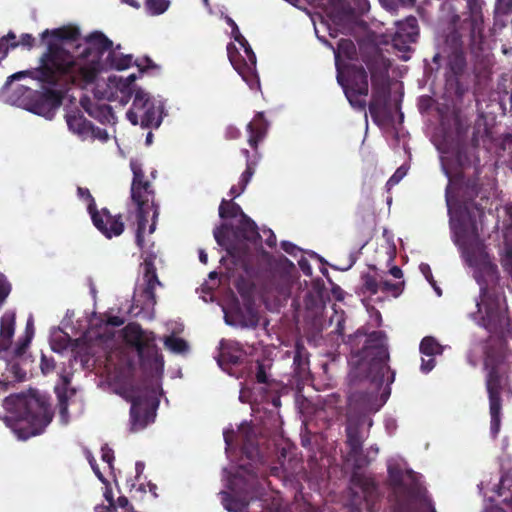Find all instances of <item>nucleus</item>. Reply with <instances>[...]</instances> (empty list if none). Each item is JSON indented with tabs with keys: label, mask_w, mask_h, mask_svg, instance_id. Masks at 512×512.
Wrapping results in <instances>:
<instances>
[{
	"label": "nucleus",
	"mask_w": 512,
	"mask_h": 512,
	"mask_svg": "<svg viewBox=\"0 0 512 512\" xmlns=\"http://www.w3.org/2000/svg\"><path fill=\"white\" fill-rule=\"evenodd\" d=\"M89 327L83 337L73 343L69 335L60 328L50 334V345L54 352L62 353L74 346L87 344L92 351L94 346H102L107 351V379L114 391L131 402L130 416L132 430L138 431L154 421L158 407V385L152 388H135L132 384L134 363L132 355L137 354L142 370L158 378L164 369V360L155 345L152 332L144 331L135 323L127 325L115 338L114 329L124 323L116 315H92L87 319Z\"/></svg>",
	"instance_id": "obj_1"
},
{
	"label": "nucleus",
	"mask_w": 512,
	"mask_h": 512,
	"mask_svg": "<svg viewBox=\"0 0 512 512\" xmlns=\"http://www.w3.org/2000/svg\"><path fill=\"white\" fill-rule=\"evenodd\" d=\"M87 46L81 52V60L56 41H49L39 58L37 67L14 73L8 77L9 84L23 77H30L44 86L56 87L69 83L86 87L94 83L102 71V57L113 49V42L102 32L94 31L85 38Z\"/></svg>",
	"instance_id": "obj_2"
},
{
	"label": "nucleus",
	"mask_w": 512,
	"mask_h": 512,
	"mask_svg": "<svg viewBox=\"0 0 512 512\" xmlns=\"http://www.w3.org/2000/svg\"><path fill=\"white\" fill-rule=\"evenodd\" d=\"M7 426L20 440L41 434L53 413L47 399L38 394L11 395L4 400Z\"/></svg>",
	"instance_id": "obj_3"
},
{
	"label": "nucleus",
	"mask_w": 512,
	"mask_h": 512,
	"mask_svg": "<svg viewBox=\"0 0 512 512\" xmlns=\"http://www.w3.org/2000/svg\"><path fill=\"white\" fill-rule=\"evenodd\" d=\"M388 352L382 332H373L365 340L362 351L353 352L349 359V381L356 384L369 380L373 390L394 381V373L387 366Z\"/></svg>",
	"instance_id": "obj_4"
},
{
	"label": "nucleus",
	"mask_w": 512,
	"mask_h": 512,
	"mask_svg": "<svg viewBox=\"0 0 512 512\" xmlns=\"http://www.w3.org/2000/svg\"><path fill=\"white\" fill-rule=\"evenodd\" d=\"M253 290H200L199 298L212 302L221 298L225 322L231 326L254 327L259 321Z\"/></svg>",
	"instance_id": "obj_5"
},
{
	"label": "nucleus",
	"mask_w": 512,
	"mask_h": 512,
	"mask_svg": "<svg viewBox=\"0 0 512 512\" xmlns=\"http://www.w3.org/2000/svg\"><path fill=\"white\" fill-rule=\"evenodd\" d=\"M130 168L133 173L130 189L131 199L137 207L136 243L142 247L149 213L153 212V220H155L159 215V206L155 202V191L152 184L145 179L142 164L138 160L132 159Z\"/></svg>",
	"instance_id": "obj_6"
},
{
	"label": "nucleus",
	"mask_w": 512,
	"mask_h": 512,
	"mask_svg": "<svg viewBox=\"0 0 512 512\" xmlns=\"http://www.w3.org/2000/svg\"><path fill=\"white\" fill-rule=\"evenodd\" d=\"M217 244L226 249L227 253L232 257H241L246 253V244L249 242L253 245L261 243V235L256 223L243 214L239 223L235 226L229 224H221L213 231Z\"/></svg>",
	"instance_id": "obj_7"
},
{
	"label": "nucleus",
	"mask_w": 512,
	"mask_h": 512,
	"mask_svg": "<svg viewBox=\"0 0 512 512\" xmlns=\"http://www.w3.org/2000/svg\"><path fill=\"white\" fill-rule=\"evenodd\" d=\"M476 320L490 331H498L508 324L505 299L499 290H481L476 302Z\"/></svg>",
	"instance_id": "obj_8"
},
{
	"label": "nucleus",
	"mask_w": 512,
	"mask_h": 512,
	"mask_svg": "<svg viewBox=\"0 0 512 512\" xmlns=\"http://www.w3.org/2000/svg\"><path fill=\"white\" fill-rule=\"evenodd\" d=\"M338 83L343 88L344 94L350 105L359 111H365L367 103L365 97L369 93L368 74L364 67L351 65L347 69V78L339 73Z\"/></svg>",
	"instance_id": "obj_9"
},
{
	"label": "nucleus",
	"mask_w": 512,
	"mask_h": 512,
	"mask_svg": "<svg viewBox=\"0 0 512 512\" xmlns=\"http://www.w3.org/2000/svg\"><path fill=\"white\" fill-rule=\"evenodd\" d=\"M162 105H156L155 101L143 89L138 88L132 103V108L127 111V119L143 128H158L162 122Z\"/></svg>",
	"instance_id": "obj_10"
},
{
	"label": "nucleus",
	"mask_w": 512,
	"mask_h": 512,
	"mask_svg": "<svg viewBox=\"0 0 512 512\" xmlns=\"http://www.w3.org/2000/svg\"><path fill=\"white\" fill-rule=\"evenodd\" d=\"M226 487L228 491H223L222 503L229 512H243L247 506V500L240 497L242 492H247L252 473L244 467H239L234 475L227 469L224 470Z\"/></svg>",
	"instance_id": "obj_11"
},
{
	"label": "nucleus",
	"mask_w": 512,
	"mask_h": 512,
	"mask_svg": "<svg viewBox=\"0 0 512 512\" xmlns=\"http://www.w3.org/2000/svg\"><path fill=\"white\" fill-rule=\"evenodd\" d=\"M259 267L260 274L257 277L263 281V284L274 286L273 288L292 285V280L297 273L293 262L285 256L267 257Z\"/></svg>",
	"instance_id": "obj_12"
},
{
	"label": "nucleus",
	"mask_w": 512,
	"mask_h": 512,
	"mask_svg": "<svg viewBox=\"0 0 512 512\" xmlns=\"http://www.w3.org/2000/svg\"><path fill=\"white\" fill-rule=\"evenodd\" d=\"M485 368L488 370L487 374V390L490 399V415L491 426L490 430L493 436H496L500 430V399L499 392L501 387V367L499 365L493 366V360L490 355L485 359Z\"/></svg>",
	"instance_id": "obj_13"
},
{
	"label": "nucleus",
	"mask_w": 512,
	"mask_h": 512,
	"mask_svg": "<svg viewBox=\"0 0 512 512\" xmlns=\"http://www.w3.org/2000/svg\"><path fill=\"white\" fill-rule=\"evenodd\" d=\"M388 472L391 482L395 486L403 487L412 496L417 494L423 507V512H435L430 500L419 483L418 476L413 471L396 469L389 463Z\"/></svg>",
	"instance_id": "obj_14"
},
{
	"label": "nucleus",
	"mask_w": 512,
	"mask_h": 512,
	"mask_svg": "<svg viewBox=\"0 0 512 512\" xmlns=\"http://www.w3.org/2000/svg\"><path fill=\"white\" fill-rule=\"evenodd\" d=\"M63 95L55 89H46L44 91L29 90L26 97L27 110L41 116L51 114L55 109L61 106Z\"/></svg>",
	"instance_id": "obj_15"
},
{
	"label": "nucleus",
	"mask_w": 512,
	"mask_h": 512,
	"mask_svg": "<svg viewBox=\"0 0 512 512\" xmlns=\"http://www.w3.org/2000/svg\"><path fill=\"white\" fill-rule=\"evenodd\" d=\"M467 261L474 268V278L480 288H495L499 285L500 273L488 254L479 257L468 256Z\"/></svg>",
	"instance_id": "obj_16"
},
{
	"label": "nucleus",
	"mask_w": 512,
	"mask_h": 512,
	"mask_svg": "<svg viewBox=\"0 0 512 512\" xmlns=\"http://www.w3.org/2000/svg\"><path fill=\"white\" fill-rule=\"evenodd\" d=\"M470 15L462 19L469 28L470 49L472 52L481 51L484 43V20L478 0H467Z\"/></svg>",
	"instance_id": "obj_17"
},
{
	"label": "nucleus",
	"mask_w": 512,
	"mask_h": 512,
	"mask_svg": "<svg viewBox=\"0 0 512 512\" xmlns=\"http://www.w3.org/2000/svg\"><path fill=\"white\" fill-rule=\"evenodd\" d=\"M85 456L94 471L97 478L105 485L104 490V498L107 501L108 505H100L97 506L95 509L97 512H136L134 509L129 505L127 498L125 497H119L114 503L113 501V492L110 488V485L108 481L104 478L102 472L100 471L99 467L96 465L94 458L92 457L91 453L89 451H85Z\"/></svg>",
	"instance_id": "obj_18"
},
{
	"label": "nucleus",
	"mask_w": 512,
	"mask_h": 512,
	"mask_svg": "<svg viewBox=\"0 0 512 512\" xmlns=\"http://www.w3.org/2000/svg\"><path fill=\"white\" fill-rule=\"evenodd\" d=\"M371 85L372 93L368 108L372 119L377 122L389 112L391 89L389 80L373 81Z\"/></svg>",
	"instance_id": "obj_19"
},
{
	"label": "nucleus",
	"mask_w": 512,
	"mask_h": 512,
	"mask_svg": "<svg viewBox=\"0 0 512 512\" xmlns=\"http://www.w3.org/2000/svg\"><path fill=\"white\" fill-rule=\"evenodd\" d=\"M468 32L467 24L455 9H451L447 19V33L445 35V52L465 51L464 34Z\"/></svg>",
	"instance_id": "obj_20"
},
{
	"label": "nucleus",
	"mask_w": 512,
	"mask_h": 512,
	"mask_svg": "<svg viewBox=\"0 0 512 512\" xmlns=\"http://www.w3.org/2000/svg\"><path fill=\"white\" fill-rule=\"evenodd\" d=\"M93 225L108 239L120 236L125 229L122 215H112L108 208L92 213Z\"/></svg>",
	"instance_id": "obj_21"
},
{
	"label": "nucleus",
	"mask_w": 512,
	"mask_h": 512,
	"mask_svg": "<svg viewBox=\"0 0 512 512\" xmlns=\"http://www.w3.org/2000/svg\"><path fill=\"white\" fill-rule=\"evenodd\" d=\"M370 72L371 82L389 80L390 60L380 51H374L363 59Z\"/></svg>",
	"instance_id": "obj_22"
},
{
	"label": "nucleus",
	"mask_w": 512,
	"mask_h": 512,
	"mask_svg": "<svg viewBox=\"0 0 512 512\" xmlns=\"http://www.w3.org/2000/svg\"><path fill=\"white\" fill-rule=\"evenodd\" d=\"M459 179L450 180L446 188V198L449 201L450 193L453 189L457 190V194L462 198L463 202H472L478 195L481 189L479 179L477 177L468 178L463 180L461 178V184L456 188Z\"/></svg>",
	"instance_id": "obj_23"
},
{
	"label": "nucleus",
	"mask_w": 512,
	"mask_h": 512,
	"mask_svg": "<svg viewBox=\"0 0 512 512\" xmlns=\"http://www.w3.org/2000/svg\"><path fill=\"white\" fill-rule=\"evenodd\" d=\"M82 108L89 116L100 122L101 124L113 123L115 116L112 107L106 103L94 102L88 97L80 100Z\"/></svg>",
	"instance_id": "obj_24"
},
{
	"label": "nucleus",
	"mask_w": 512,
	"mask_h": 512,
	"mask_svg": "<svg viewBox=\"0 0 512 512\" xmlns=\"http://www.w3.org/2000/svg\"><path fill=\"white\" fill-rule=\"evenodd\" d=\"M227 53L229 60L233 67L238 71V73L242 76L243 80L246 81L250 87L253 86V81L255 79V73L253 71V68L256 66V55L254 52H251V54L248 57V60L250 62V66L247 63H242L241 65H238L235 61V56H238L239 53L236 49V47L229 43L227 46Z\"/></svg>",
	"instance_id": "obj_25"
},
{
	"label": "nucleus",
	"mask_w": 512,
	"mask_h": 512,
	"mask_svg": "<svg viewBox=\"0 0 512 512\" xmlns=\"http://www.w3.org/2000/svg\"><path fill=\"white\" fill-rule=\"evenodd\" d=\"M154 305L155 296L153 290H135L131 313L135 316L143 314L144 316L151 317Z\"/></svg>",
	"instance_id": "obj_26"
},
{
	"label": "nucleus",
	"mask_w": 512,
	"mask_h": 512,
	"mask_svg": "<svg viewBox=\"0 0 512 512\" xmlns=\"http://www.w3.org/2000/svg\"><path fill=\"white\" fill-rule=\"evenodd\" d=\"M68 385L69 377L62 376L61 383L55 387L59 399L60 420L63 424H67L69 421L68 406L75 402L73 399L75 392L73 389H68Z\"/></svg>",
	"instance_id": "obj_27"
},
{
	"label": "nucleus",
	"mask_w": 512,
	"mask_h": 512,
	"mask_svg": "<svg viewBox=\"0 0 512 512\" xmlns=\"http://www.w3.org/2000/svg\"><path fill=\"white\" fill-rule=\"evenodd\" d=\"M364 424L370 427L372 423L364 416L360 419H355L353 417L348 418L347 441L354 454L358 453L365 436L364 432L358 429V426Z\"/></svg>",
	"instance_id": "obj_28"
},
{
	"label": "nucleus",
	"mask_w": 512,
	"mask_h": 512,
	"mask_svg": "<svg viewBox=\"0 0 512 512\" xmlns=\"http://www.w3.org/2000/svg\"><path fill=\"white\" fill-rule=\"evenodd\" d=\"M268 123L264 117L263 112H258L253 120L248 123L247 131L249 133L248 143L255 151L258 144L265 138L267 133Z\"/></svg>",
	"instance_id": "obj_29"
},
{
	"label": "nucleus",
	"mask_w": 512,
	"mask_h": 512,
	"mask_svg": "<svg viewBox=\"0 0 512 512\" xmlns=\"http://www.w3.org/2000/svg\"><path fill=\"white\" fill-rule=\"evenodd\" d=\"M16 315L13 311H7L0 319V350H8L11 347L15 332Z\"/></svg>",
	"instance_id": "obj_30"
},
{
	"label": "nucleus",
	"mask_w": 512,
	"mask_h": 512,
	"mask_svg": "<svg viewBox=\"0 0 512 512\" xmlns=\"http://www.w3.org/2000/svg\"><path fill=\"white\" fill-rule=\"evenodd\" d=\"M467 69L465 51L447 52L446 77L464 76Z\"/></svg>",
	"instance_id": "obj_31"
},
{
	"label": "nucleus",
	"mask_w": 512,
	"mask_h": 512,
	"mask_svg": "<svg viewBox=\"0 0 512 512\" xmlns=\"http://www.w3.org/2000/svg\"><path fill=\"white\" fill-rule=\"evenodd\" d=\"M244 352L240 345L232 341H222L220 343V356L218 363L223 366L224 363L236 364L244 357Z\"/></svg>",
	"instance_id": "obj_32"
},
{
	"label": "nucleus",
	"mask_w": 512,
	"mask_h": 512,
	"mask_svg": "<svg viewBox=\"0 0 512 512\" xmlns=\"http://www.w3.org/2000/svg\"><path fill=\"white\" fill-rule=\"evenodd\" d=\"M132 64V55H124L112 49L102 63V70L116 69L125 70Z\"/></svg>",
	"instance_id": "obj_33"
},
{
	"label": "nucleus",
	"mask_w": 512,
	"mask_h": 512,
	"mask_svg": "<svg viewBox=\"0 0 512 512\" xmlns=\"http://www.w3.org/2000/svg\"><path fill=\"white\" fill-rule=\"evenodd\" d=\"M67 125L69 129L81 137L83 140L89 136L91 130V122L87 120L82 114H70L67 116Z\"/></svg>",
	"instance_id": "obj_34"
},
{
	"label": "nucleus",
	"mask_w": 512,
	"mask_h": 512,
	"mask_svg": "<svg viewBox=\"0 0 512 512\" xmlns=\"http://www.w3.org/2000/svg\"><path fill=\"white\" fill-rule=\"evenodd\" d=\"M53 37L56 40L76 41L80 37V30L77 27H61L53 30L46 29L41 33L42 41L47 37Z\"/></svg>",
	"instance_id": "obj_35"
},
{
	"label": "nucleus",
	"mask_w": 512,
	"mask_h": 512,
	"mask_svg": "<svg viewBox=\"0 0 512 512\" xmlns=\"http://www.w3.org/2000/svg\"><path fill=\"white\" fill-rule=\"evenodd\" d=\"M142 265L144 288H156L157 286H162L163 284L160 282L156 273L154 258L151 256L147 257Z\"/></svg>",
	"instance_id": "obj_36"
},
{
	"label": "nucleus",
	"mask_w": 512,
	"mask_h": 512,
	"mask_svg": "<svg viewBox=\"0 0 512 512\" xmlns=\"http://www.w3.org/2000/svg\"><path fill=\"white\" fill-rule=\"evenodd\" d=\"M250 431L251 426L248 423H242L236 433L232 430H225L223 435L226 443V452L228 453L229 450L232 448L234 441L242 443L248 440V433Z\"/></svg>",
	"instance_id": "obj_37"
},
{
	"label": "nucleus",
	"mask_w": 512,
	"mask_h": 512,
	"mask_svg": "<svg viewBox=\"0 0 512 512\" xmlns=\"http://www.w3.org/2000/svg\"><path fill=\"white\" fill-rule=\"evenodd\" d=\"M499 259L504 272L512 281V238H504L502 248L499 251Z\"/></svg>",
	"instance_id": "obj_38"
},
{
	"label": "nucleus",
	"mask_w": 512,
	"mask_h": 512,
	"mask_svg": "<svg viewBox=\"0 0 512 512\" xmlns=\"http://www.w3.org/2000/svg\"><path fill=\"white\" fill-rule=\"evenodd\" d=\"M245 214L240 207L239 204L233 202V200H225L223 199L221 201V204L219 206V216L222 219H231L235 218L237 216L242 217V215Z\"/></svg>",
	"instance_id": "obj_39"
},
{
	"label": "nucleus",
	"mask_w": 512,
	"mask_h": 512,
	"mask_svg": "<svg viewBox=\"0 0 512 512\" xmlns=\"http://www.w3.org/2000/svg\"><path fill=\"white\" fill-rule=\"evenodd\" d=\"M463 76L446 77V86L452 91L455 97L462 100L469 91V85L462 80Z\"/></svg>",
	"instance_id": "obj_40"
},
{
	"label": "nucleus",
	"mask_w": 512,
	"mask_h": 512,
	"mask_svg": "<svg viewBox=\"0 0 512 512\" xmlns=\"http://www.w3.org/2000/svg\"><path fill=\"white\" fill-rule=\"evenodd\" d=\"M135 80H136L135 74H131L127 78L119 80L117 86H118L120 92L122 93V98H121L122 104H126L130 100L132 95L133 94L135 95V92L138 90V89H135V87H134Z\"/></svg>",
	"instance_id": "obj_41"
},
{
	"label": "nucleus",
	"mask_w": 512,
	"mask_h": 512,
	"mask_svg": "<svg viewBox=\"0 0 512 512\" xmlns=\"http://www.w3.org/2000/svg\"><path fill=\"white\" fill-rule=\"evenodd\" d=\"M135 80H136L135 74H131L127 78L119 80L117 86H118L120 92L122 93V98H121L122 104H126L130 100L132 95L133 94L135 95V92L138 90V89H135V87H134Z\"/></svg>",
	"instance_id": "obj_42"
},
{
	"label": "nucleus",
	"mask_w": 512,
	"mask_h": 512,
	"mask_svg": "<svg viewBox=\"0 0 512 512\" xmlns=\"http://www.w3.org/2000/svg\"><path fill=\"white\" fill-rule=\"evenodd\" d=\"M34 336V320L33 316L30 315L27 319L26 328H25V335L19 343L17 344L16 348H14V354L21 355L24 353L26 348L29 346L32 338Z\"/></svg>",
	"instance_id": "obj_43"
},
{
	"label": "nucleus",
	"mask_w": 512,
	"mask_h": 512,
	"mask_svg": "<svg viewBox=\"0 0 512 512\" xmlns=\"http://www.w3.org/2000/svg\"><path fill=\"white\" fill-rule=\"evenodd\" d=\"M169 6V0H145V9L151 16L163 14Z\"/></svg>",
	"instance_id": "obj_44"
},
{
	"label": "nucleus",
	"mask_w": 512,
	"mask_h": 512,
	"mask_svg": "<svg viewBox=\"0 0 512 512\" xmlns=\"http://www.w3.org/2000/svg\"><path fill=\"white\" fill-rule=\"evenodd\" d=\"M498 497L503 498L506 504H512V477L505 476L501 479L498 490L496 491Z\"/></svg>",
	"instance_id": "obj_45"
},
{
	"label": "nucleus",
	"mask_w": 512,
	"mask_h": 512,
	"mask_svg": "<svg viewBox=\"0 0 512 512\" xmlns=\"http://www.w3.org/2000/svg\"><path fill=\"white\" fill-rule=\"evenodd\" d=\"M420 351L425 357L434 356L442 353V347L432 337H426L420 344Z\"/></svg>",
	"instance_id": "obj_46"
},
{
	"label": "nucleus",
	"mask_w": 512,
	"mask_h": 512,
	"mask_svg": "<svg viewBox=\"0 0 512 512\" xmlns=\"http://www.w3.org/2000/svg\"><path fill=\"white\" fill-rule=\"evenodd\" d=\"M164 345L173 353H185L188 351L187 342L173 335L164 338Z\"/></svg>",
	"instance_id": "obj_47"
},
{
	"label": "nucleus",
	"mask_w": 512,
	"mask_h": 512,
	"mask_svg": "<svg viewBox=\"0 0 512 512\" xmlns=\"http://www.w3.org/2000/svg\"><path fill=\"white\" fill-rule=\"evenodd\" d=\"M77 195L79 198L87 201V210L90 216H92V213L97 212V206L94 197L90 193L88 188L84 187H78L77 188Z\"/></svg>",
	"instance_id": "obj_48"
},
{
	"label": "nucleus",
	"mask_w": 512,
	"mask_h": 512,
	"mask_svg": "<svg viewBox=\"0 0 512 512\" xmlns=\"http://www.w3.org/2000/svg\"><path fill=\"white\" fill-rule=\"evenodd\" d=\"M242 154L246 157V169L241 175V179H244V182H250L252 176L255 173V163L249 160L250 153L247 149L242 150Z\"/></svg>",
	"instance_id": "obj_49"
},
{
	"label": "nucleus",
	"mask_w": 512,
	"mask_h": 512,
	"mask_svg": "<svg viewBox=\"0 0 512 512\" xmlns=\"http://www.w3.org/2000/svg\"><path fill=\"white\" fill-rule=\"evenodd\" d=\"M338 51H341L347 58L352 59L356 49L350 39H341L338 43Z\"/></svg>",
	"instance_id": "obj_50"
},
{
	"label": "nucleus",
	"mask_w": 512,
	"mask_h": 512,
	"mask_svg": "<svg viewBox=\"0 0 512 512\" xmlns=\"http://www.w3.org/2000/svg\"><path fill=\"white\" fill-rule=\"evenodd\" d=\"M460 232L463 235H469L473 238H478V236H479L478 227H477V223H476L475 219L469 217V222L467 224L462 223Z\"/></svg>",
	"instance_id": "obj_51"
},
{
	"label": "nucleus",
	"mask_w": 512,
	"mask_h": 512,
	"mask_svg": "<svg viewBox=\"0 0 512 512\" xmlns=\"http://www.w3.org/2000/svg\"><path fill=\"white\" fill-rule=\"evenodd\" d=\"M226 21H227V24L232 29V37L234 38V40L236 42H238L240 45H243L244 43L247 44V40L240 33L239 28H238L237 24L235 23V21L232 18H230V17H227Z\"/></svg>",
	"instance_id": "obj_52"
},
{
	"label": "nucleus",
	"mask_w": 512,
	"mask_h": 512,
	"mask_svg": "<svg viewBox=\"0 0 512 512\" xmlns=\"http://www.w3.org/2000/svg\"><path fill=\"white\" fill-rule=\"evenodd\" d=\"M88 138H91V139H98L100 141H107L108 138H109V135L107 133V131L105 129H102V128H99L97 126H94L92 123H91V130H89V136Z\"/></svg>",
	"instance_id": "obj_53"
},
{
	"label": "nucleus",
	"mask_w": 512,
	"mask_h": 512,
	"mask_svg": "<svg viewBox=\"0 0 512 512\" xmlns=\"http://www.w3.org/2000/svg\"><path fill=\"white\" fill-rule=\"evenodd\" d=\"M419 269H420L421 273L423 274V276L425 277V279L428 281V283L432 286V288H439L436 284V281L433 277L431 268L428 264L421 263L419 266Z\"/></svg>",
	"instance_id": "obj_54"
},
{
	"label": "nucleus",
	"mask_w": 512,
	"mask_h": 512,
	"mask_svg": "<svg viewBox=\"0 0 512 512\" xmlns=\"http://www.w3.org/2000/svg\"><path fill=\"white\" fill-rule=\"evenodd\" d=\"M101 459L105 463V466L111 470L114 456L112 450L107 446H103L101 449Z\"/></svg>",
	"instance_id": "obj_55"
},
{
	"label": "nucleus",
	"mask_w": 512,
	"mask_h": 512,
	"mask_svg": "<svg viewBox=\"0 0 512 512\" xmlns=\"http://www.w3.org/2000/svg\"><path fill=\"white\" fill-rule=\"evenodd\" d=\"M135 65L139 68L140 72H144L147 69L156 68L154 62L147 56L142 59H137Z\"/></svg>",
	"instance_id": "obj_56"
},
{
	"label": "nucleus",
	"mask_w": 512,
	"mask_h": 512,
	"mask_svg": "<svg viewBox=\"0 0 512 512\" xmlns=\"http://www.w3.org/2000/svg\"><path fill=\"white\" fill-rule=\"evenodd\" d=\"M281 248L289 255L296 256L301 250L293 243L289 241H282Z\"/></svg>",
	"instance_id": "obj_57"
},
{
	"label": "nucleus",
	"mask_w": 512,
	"mask_h": 512,
	"mask_svg": "<svg viewBox=\"0 0 512 512\" xmlns=\"http://www.w3.org/2000/svg\"><path fill=\"white\" fill-rule=\"evenodd\" d=\"M251 436H252V430L248 433V440H246L245 442H242L243 453L249 459H253L254 455H257V452H254V449L250 450V447H249Z\"/></svg>",
	"instance_id": "obj_58"
},
{
	"label": "nucleus",
	"mask_w": 512,
	"mask_h": 512,
	"mask_svg": "<svg viewBox=\"0 0 512 512\" xmlns=\"http://www.w3.org/2000/svg\"><path fill=\"white\" fill-rule=\"evenodd\" d=\"M435 366V361L433 356L425 358V356L422 357V363H421V371L424 373L430 372Z\"/></svg>",
	"instance_id": "obj_59"
},
{
	"label": "nucleus",
	"mask_w": 512,
	"mask_h": 512,
	"mask_svg": "<svg viewBox=\"0 0 512 512\" xmlns=\"http://www.w3.org/2000/svg\"><path fill=\"white\" fill-rule=\"evenodd\" d=\"M18 43L30 49L34 46L35 38L31 34L25 33L21 35Z\"/></svg>",
	"instance_id": "obj_60"
},
{
	"label": "nucleus",
	"mask_w": 512,
	"mask_h": 512,
	"mask_svg": "<svg viewBox=\"0 0 512 512\" xmlns=\"http://www.w3.org/2000/svg\"><path fill=\"white\" fill-rule=\"evenodd\" d=\"M241 135L240 130L235 126H228L225 130V137L229 140L238 139Z\"/></svg>",
	"instance_id": "obj_61"
},
{
	"label": "nucleus",
	"mask_w": 512,
	"mask_h": 512,
	"mask_svg": "<svg viewBox=\"0 0 512 512\" xmlns=\"http://www.w3.org/2000/svg\"><path fill=\"white\" fill-rule=\"evenodd\" d=\"M143 471H144V464L142 462H137L135 464V473H136L135 480L128 481L129 486L131 488H134L136 486V484L139 481L140 476L142 475Z\"/></svg>",
	"instance_id": "obj_62"
},
{
	"label": "nucleus",
	"mask_w": 512,
	"mask_h": 512,
	"mask_svg": "<svg viewBox=\"0 0 512 512\" xmlns=\"http://www.w3.org/2000/svg\"><path fill=\"white\" fill-rule=\"evenodd\" d=\"M263 234L267 235L265 243L268 247L273 248L276 246V236L271 229H264Z\"/></svg>",
	"instance_id": "obj_63"
},
{
	"label": "nucleus",
	"mask_w": 512,
	"mask_h": 512,
	"mask_svg": "<svg viewBox=\"0 0 512 512\" xmlns=\"http://www.w3.org/2000/svg\"><path fill=\"white\" fill-rule=\"evenodd\" d=\"M10 48L11 47L8 44V37H2L0 39V59H3L7 56Z\"/></svg>",
	"instance_id": "obj_64"
}]
</instances>
